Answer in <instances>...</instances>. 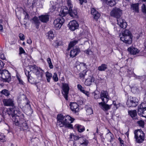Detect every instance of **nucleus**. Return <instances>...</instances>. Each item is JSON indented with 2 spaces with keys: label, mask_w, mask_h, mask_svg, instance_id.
<instances>
[{
  "label": "nucleus",
  "mask_w": 146,
  "mask_h": 146,
  "mask_svg": "<svg viewBox=\"0 0 146 146\" xmlns=\"http://www.w3.org/2000/svg\"><path fill=\"white\" fill-rule=\"evenodd\" d=\"M30 71L25 70V73L27 77L28 81L31 84H35L38 82L36 79L38 80L41 79L43 70L35 65L30 66Z\"/></svg>",
  "instance_id": "nucleus-1"
},
{
  "label": "nucleus",
  "mask_w": 146,
  "mask_h": 146,
  "mask_svg": "<svg viewBox=\"0 0 146 146\" xmlns=\"http://www.w3.org/2000/svg\"><path fill=\"white\" fill-rule=\"evenodd\" d=\"M57 125L60 127L64 126L66 127L72 128V125L70 124L73 122L74 119L69 115L64 116L61 114L57 116Z\"/></svg>",
  "instance_id": "nucleus-2"
},
{
  "label": "nucleus",
  "mask_w": 146,
  "mask_h": 146,
  "mask_svg": "<svg viewBox=\"0 0 146 146\" xmlns=\"http://www.w3.org/2000/svg\"><path fill=\"white\" fill-rule=\"evenodd\" d=\"M121 40L124 43L130 44L132 43V36L130 31L126 29L119 35Z\"/></svg>",
  "instance_id": "nucleus-3"
},
{
  "label": "nucleus",
  "mask_w": 146,
  "mask_h": 146,
  "mask_svg": "<svg viewBox=\"0 0 146 146\" xmlns=\"http://www.w3.org/2000/svg\"><path fill=\"white\" fill-rule=\"evenodd\" d=\"M134 134L136 142L140 143L144 141L145 139V135L143 132L141 130H135Z\"/></svg>",
  "instance_id": "nucleus-4"
},
{
  "label": "nucleus",
  "mask_w": 146,
  "mask_h": 146,
  "mask_svg": "<svg viewBox=\"0 0 146 146\" xmlns=\"http://www.w3.org/2000/svg\"><path fill=\"white\" fill-rule=\"evenodd\" d=\"M1 76L2 80L3 82H9L11 80L10 74L6 70L0 71V76Z\"/></svg>",
  "instance_id": "nucleus-5"
},
{
  "label": "nucleus",
  "mask_w": 146,
  "mask_h": 146,
  "mask_svg": "<svg viewBox=\"0 0 146 146\" xmlns=\"http://www.w3.org/2000/svg\"><path fill=\"white\" fill-rule=\"evenodd\" d=\"M122 11L119 8H113L110 13V15L112 17L116 18L117 19L120 18L122 14Z\"/></svg>",
  "instance_id": "nucleus-6"
},
{
  "label": "nucleus",
  "mask_w": 146,
  "mask_h": 146,
  "mask_svg": "<svg viewBox=\"0 0 146 146\" xmlns=\"http://www.w3.org/2000/svg\"><path fill=\"white\" fill-rule=\"evenodd\" d=\"M137 100L135 97H130L128 99L127 102L128 107H135L138 104Z\"/></svg>",
  "instance_id": "nucleus-7"
},
{
  "label": "nucleus",
  "mask_w": 146,
  "mask_h": 146,
  "mask_svg": "<svg viewBox=\"0 0 146 146\" xmlns=\"http://www.w3.org/2000/svg\"><path fill=\"white\" fill-rule=\"evenodd\" d=\"M68 85L66 83L62 84V93L66 100H68V94L69 90Z\"/></svg>",
  "instance_id": "nucleus-8"
},
{
  "label": "nucleus",
  "mask_w": 146,
  "mask_h": 146,
  "mask_svg": "<svg viewBox=\"0 0 146 146\" xmlns=\"http://www.w3.org/2000/svg\"><path fill=\"white\" fill-rule=\"evenodd\" d=\"M100 98L102 102L107 103L109 100V96L108 92L106 91L101 92L100 94Z\"/></svg>",
  "instance_id": "nucleus-9"
},
{
  "label": "nucleus",
  "mask_w": 146,
  "mask_h": 146,
  "mask_svg": "<svg viewBox=\"0 0 146 146\" xmlns=\"http://www.w3.org/2000/svg\"><path fill=\"white\" fill-rule=\"evenodd\" d=\"M79 25L77 21L75 20L70 21L69 23L68 27L69 29L72 31H74L78 28Z\"/></svg>",
  "instance_id": "nucleus-10"
},
{
  "label": "nucleus",
  "mask_w": 146,
  "mask_h": 146,
  "mask_svg": "<svg viewBox=\"0 0 146 146\" xmlns=\"http://www.w3.org/2000/svg\"><path fill=\"white\" fill-rule=\"evenodd\" d=\"M20 117L22 120L20 121V124L19 126L21 127L23 130H26L28 128V126L26 122L24 120V115L22 114L20 115Z\"/></svg>",
  "instance_id": "nucleus-11"
},
{
  "label": "nucleus",
  "mask_w": 146,
  "mask_h": 146,
  "mask_svg": "<svg viewBox=\"0 0 146 146\" xmlns=\"http://www.w3.org/2000/svg\"><path fill=\"white\" fill-rule=\"evenodd\" d=\"M107 103H105L103 102L99 103L98 104L100 108L102 109L104 111H106L110 109L111 105H108L106 104Z\"/></svg>",
  "instance_id": "nucleus-12"
},
{
  "label": "nucleus",
  "mask_w": 146,
  "mask_h": 146,
  "mask_svg": "<svg viewBox=\"0 0 146 146\" xmlns=\"http://www.w3.org/2000/svg\"><path fill=\"white\" fill-rule=\"evenodd\" d=\"M5 106L13 107L14 105L13 100L10 98L4 99L3 100Z\"/></svg>",
  "instance_id": "nucleus-13"
},
{
  "label": "nucleus",
  "mask_w": 146,
  "mask_h": 146,
  "mask_svg": "<svg viewBox=\"0 0 146 146\" xmlns=\"http://www.w3.org/2000/svg\"><path fill=\"white\" fill-rule=\"evenodd\" d=\"M117 24L119 27L123 29H125L127 26V23L125 20L121 18H119L117 19Z\"/></svg>",
  "instance_id": "nucleus-14"
},
{
  "label": "nucleus",
  "mask_w": 146,
  "mask_h": 146,
  "mask_svg": "<svg viewBox=\"0 0 146 146\" xmlns=\"http://www.w3.org/2000/svg\"><path fill=\"white\" fill-rule=\"evenodd\" d=\"M49 16L48 15H41L38 17L40 20L42 22L46 23L49 20Z\"/></svg>",
  "instance_id": "nucleus-15"
},
{
  "label": "nucleus",
  "mask_w": 146,
  "mask_h": 146,
  "mask_svg": "<svg viewBox=\"0 0 146 146\" xmlns=\"http://www.w3.org/2000/svg\"><path fill=\"white\" fill-rule=\"evenodd\" d=\"M78 106L76 103L73 102L70 104V108L71 110L74 113H76L79 111Z\"/></svg>",
  "instance_id": "nucleus-16"
},
{
  "label": "nucleus",
  "mask_w": 146,
  "mask_h": 146,
  "mask_svg": "<svg viewBox=\"0 0 146 146\" xmlns=\"http://www.w3.org/2000/svg\"><path fill=\"white\" fill-rule=\"evenodd\" d=\"M91 13L93 15V17L96 19H98L100 17V15L94 8H92L91 10Z\"/></svg>",
  "instance_id": "nucleus-17"
},
{
  "label": "nucleus",
  "mask_w": 146,
  "mask_h": 146,
  "mask_svg": "<svg viewBox=\"0 0 146 146\" xmlns=\"http://www.w3.org/2000/svg\"><path fill=\"white\" fill-rule=\"evenodd\" d=\"M80 52V49L78 48H76L71 51L70 52V56L71 57L73 58L76 56Z\"/></svg>",
  "instance_id": "nucleus-18"
},
{
  "label": "nucleus",
  "mask_w": 146,
  "mask_h": 146,
  "mask_svg": "<svg viewBox=\"0 0 146 146\" xmlns=\"http://www.w3.org/2000/svg\"><path fill=\"white\" fill-rule=\"evenodd\" d=\"M69 14L71 17L74 18H77L78 17L77 10L75 9L72 10V9H69Z\"/></svg>",
  "instance_id": "nucleus-19"
},
{
  "label": "nucleus",
  "mask_w": 146,
  "mask_h": 146,
  "mask_svg": "<svg viewBox=\"0 0 146 146\" xmlns=\"http://www.w3.org/2000/svg\"><path fill=\"white\" fill-rule=\"evenodd\" d=\"M94 80V78L92 76H89V77L86 79L84 83L87 86H90Z\"/></svg>",
  "instance_id": "nucleus-20"
},
{
  "label": "nucleus",
  "mask_w": 146,
  "mask_h": 146,
  "mask_svg": "<svg viewBox=\"0 0 146 146\" xmlns=\"http://www.w3.org/2000/svg\"><path fill=\"white\" fill-rule=\"evenodd\" d=\"M127 50L132 54H136L139 52V50L137 48L133 47L129 48Z\"/></svg>",
  "instance_id": "nucleus-21"
},
{
  "label": "nucleus",
  "mask_w": 146,
  "mask_h": 146,
  "mask_svg": "<svg viewBox=\"0 0 146 146\" xmlns=\"http://www.w3.org/2000/svg\"><path fill=\"white\" fill-rule=\"evenodd\" d=\"M76 67L79 71L84 70L86 68V64L83 63H80L79 65H76Z\"/></svg>",
  "instance_id": "nucleus-22"
},
{
  "label": "nucleus",
  "mask_w": 146,
  "mask_h": 146,
  "mask_svg": "<svg viewBox=\"0 0 146 146\" xmlns=\"http://www.w3.org/2000/svg\"><path fill=\"white\" fill-rule=\"evenodd\" d=\"M69 13V9H68L67 7L65 6L62 11L59 14V15L61 16L64 17Z\"/></svg>",
  "instance_id": "nucleus-23"
},
{
  "label": "nucleus",
  "mask_w": 146,
  "mask_h": 146,
  "mask_svg": "<svg viewBox=\"0 0 146 146\" xmlns=\"http://www.w3.org/2000/svg\"><path fill=\"white\" fill-rule=\"evenodd\" d=\"M13 120L15 122V125H16L19 126L20 124V121L22 120L21 118V119L20 120V119L19 116H13L12 117Z\"/></svg>",
  "instance_id": "nucleus-24"
},
{
  "label": "nucleus",
  "mask_w": 146,
  "mask_h": 146,
  "mask_svg": "<svg viewBox=\"0 0 146 146\" xmlns=\"http://www.w3.org/2000/svg\"><path fill=\"white\" fill-rule=\"evenodd\" d=\"M131 9L134 12H139V4L136 3L133 4L131 5Z\"/></svg>",
  "instance_id": "nucleus-25"
},
{
  "label": "nucleus",
  "mask_w": 146,
  "mask_h": 146,
  "mask_svg": "<svg viewBox=\"0 0 146 146\" xmlns=\"http://www.w3.org/2000/svg\"><path fill=\"white\" fill-rule=\"evenodd\" d=\"M128 113L133 119H136L137 111L136 110L129 111H128Z\"/></svg>",
  "instance_id": "nucleus-26"
},
{
  "label": "nucleus",
  "mask_w": 146,
  "mask_h": 146,
  "mask_svg": "<svg viewBox=\"0 0 146 146\" xmlns=\"http://www.w3.org/2000/svg\"><path fill=\"white\" fill-rule=\"evenodd\" d=\"M108 68V66L105 64H102L98 67V70L100 71H105Z\"/></svg>",
  "instance_id": "nucleus-27"
},
{
  "label": "nucleus",
  "mask_w": 146,
  "mask_h": 146,
  "mask_svg": "<svg viewBox=\"0 0 146 146\" xmlns=\"http://www.w3.org/2000/svg\"><path fill=\"white\" fill-rule=\"evenodd\" d=\"M117 1L118 0H107L106 3L110 6L112 7L115 5Z\"/></svg>",
  "instance_id": "nucleus-28"
},
{
  "label": "nucleus",
  "mask_w": 146,
  "mask_h": 146,
  "mask_svg": "<svg viewBox=\"0 0 146 146\" xmlns=\"http://www.w3.org/2000/svg\"><path fill=\"white\" fill-rule=\"evenodd\" d=\"M37 1V0H28L27 4L30 7L33 8Z\"/></svg>",
  "instance_id": "nucleus-29"
},
{
  "label": "nucleus",
  "mask_w": 146,
  "mask_h": 146,
  "mask_svg": "<svg viewBox=\"0 0 146 146\" xmlns=\"http://www.w3.org/2000/svg\"><path fill=\"white\" fill-rule=\"evenodd\" d=\"M137 112L139 114H143L142 115L144 117H145L144 116L146 115V111L139 107Z\"/></svg>",
  "instance_id": "nucleus-30"
},
{
  "label": "nucleus",
  "mask_w": 146,
  "mask_h": 146,
  "mask_svg": "<svg viewBox=\"0 0 146 146\" xmlns=\"http://www.w3.org/2000/svg\"><path fill=\"white\" fill-rule=\"evenodd\" d=\"M75 126L78 131L79 132H82L85 130L84 127L81 125H76Z\"/></svg>",
  "instance_id": "nucleus-31"
},
{
  "label": "nucleus",
  "mask_w": 146,
  "mask_h": 146,
  "mask_svg": "<svg viewBox=\"0 0 146 146\" xmlns=\"http://www.w3.org/2000/svg\"><path fill=\"white\" fill-rule=\"evenodd\" d=\"M78 40H73L71 41L69 44L68 50L70 49L71 47H72L75 45L78 42Z\"/></svg>",
  "instance_id": "nucleus-32"
},
{
  "label": "nucleus",
  "mask_w": 146,
  "mask_h": 146,
  "mask_svg": "<svg viewBox=\"0 0 146 146\" xmlns=\"http://www.w3.org/2000/svg\"><path fill=\"white\" fill-rule=\"evenodd\" d=\"M58 22L57 21H54V26L55 28L56 29H59L61 27L62 25L61 24L59 23H58Z\"/></svg>",
  "instance_id": "nucleus-33"
},
{
  "label": "nucleus",
  "mask_w": 146,
  "mask_h": 146,
  "mask_svg": "<svg viewBox=\"0 0 146 146\" xmlns=\"http://www.w3.org/2000/svg\"><path fill=\"white\" fill-rule=\"evenodd\" d=\"M62 17L56 19L54 21H57L58 23L63 25L64 21V19Z\"/></svg>",
  "instance_id": "nucleus-34"
},
{
  "label": "nucleus",
  "mask_w": 146,
  "mask_h": 146,
  "mask_svg": "<svg viewBox=\"0 0 146 146\" xmlns=\"http://www.w3.org/2000/svg\"><path fill=\"white\" fill-rule=\"evenodd\" d=\"M7 113L10 117H12L13 116V108H10L7 109Z\"/></svg>",
  "instance_id": "nucleus-35"
},
{
  "label": "nucleus",
  "mask_w": 146,
  "mask_h": 146,
  "mask_svg": "<svg viewBox=\"0 0 146 146\" xmlns=\"http://www.w3.org/2000/svg\"><path fill=\"white\" fill-rule=\"evenodd\" d=\"M47 36L48 38L52 40L54 37V34L52 31H50L47 33Z\"/></svg>",
  "instance_id": "nucleus-36"
},
{
  "label": "nucleus",
  "mask_w": 146,
  "mask_h": 146,
  "mask_svg": "<svg viewBox=\"0 0 146 146\" xmlns=\"http://www.w3.org/2000/svg\"><path fill=\"white\" fill-rule=\"evenodd\" d=\"M32 20L33 21V23L37 26H39L40 24V22L38 19V18L36 17H35L33 18Z\"/></svg>",
  "instance_id": "nucleus-37"
},
{
  "label": "nucleus",
  "mask_w": 146,
  "mask_h": 146,
  "mask_svg": "<svg viewBox=\"0 0 146 146\" xmlns=\"http://www.w3.org/2000/svg\"><path fill=\"white\" fill-rule=\"evenodd\" d=\"M19 111L18 110L17 108H13V116H19L20 115L19 113Z\"/></svg>",
  "instance_id": "nucleus-38"
},
{
  "label": "nucleus",
  "mask_w": 146,
  "mask_h": 146,
  "mask_svg": "<svg viewBox=\"0 0 146 146\" xmlns=\"http://www.w3.org/2000/svg\"><path fill=\"white\" fill-rule=\"evenodd\" d=\"M46 77L47 81L48 82H49L50 79L52 77V74L48 72H46Z\"/></svg>",
  "instance_id": "nucleus-39"
},
{
  "label": "nucleus",
  "mask_w": 146,
  "mask_h": 146,
  "mask_svg": "<svg viewBox=\"0 0 146 146\" xmlns=\"http://www.w3.org/2000/svg\"><path fill=\"white\" fill-rule=\"evenodd\" d=\"M1 93L4 94L5 96H7L10 95L9 91L6 90H3L1 92Z\"/></svg>",
  "instance_id": "nucleus-40"
},
{
  "label": "nucleus",
  "mask_w": 146,
  "mask_h": 146,
  "mask_svg": "<svg viewBox=\"0 0 146 146\" xmlns=\"http://www.w3.org/2000/svg\"><path fill=\"white\" fill-rule=\"evenodd\" d=\"M47 61L49 65V66L50 68L52 69L53 68V66L51 62V59L50 58H48L47 59Z\"/></svg>",
  "instance_id": "nucleus-41"
},
{
  "label": "nucleus",
  "mask_w": 146,
  "mask_h": 146,
  "mask_svg": "<svg viewBox=\"0 0 146 146\" xmlns=\"http://www.w3.org/2000/svg\"><path fill=\"white\" fill-rule=\"evenodd\" d=\"M25 101V103L26 104V105L28 107V108L29 109H31V106L29 104V100H28L27 98L26 97L25 98V99L24 100Z\"/></svg>",
  "instance_id": "nucleus-42"
},
{
  "label": "nucleus",
  "mask_w": 146,
  "mask_h": 146,
  "mask_svg": "<svg viewBox=\"0 0 146 146\" xmlns=\"http://www.w3.org/2000/svg\"><path fill=\"white\" fill-rule=\"evenodd\" d=\"M86 112L87 114L88 115H91L93 113L92 109L90 108H89L87 109Z\"/></svg>",
  "instance_id": "nucleus-43"
},
{
  "label": "nucleus",
  "mask_w": 146,
  "mask_h": 146,
  "mask_svg": "<svg viewBox=\"0 0 146 146\" xmlns=\"http://www.w3.org/2000/svg\"><path fill=\"white\" fill-rule=\"evenodd\" d=\"M87 72V71L83 70L82 72L80 73L79 74V76L80 77L84 78V77L85 76Z\"/></svg>",
  "instance_id": "nucleus-44"
},
{
  "label": "nucleus",
  "mask_w": 146,
  "mask_h": 146,
  "mask_svg": "<svg viewBox=\"0 0 146 146\" xmlns=\"http://www.w3.org/2000/svg\"><path fill=\"white\" fill-rule=\"evenodd\" d=\"M5 136L4 134L0 133V140L2 142H4L5 141Z\"/></svg>",
  "instance_id": "nucleus-45"
},
{
  "label": "nucleus",
  "mask_w": 146,
  "mask_h": 146,
  "mask_svg": "<svg viewBox=\"0 0 146 146\" xmlns=\"http://www.w3.org/2000/svg\"><path fill=\"white\" fill-rule=\"evenodd\" d=\"M137 123L139 125L142 127H143L144 125V122L142 120H140L137 121Z\"/></svg>",
  "instance_id": "nucleus-46"
},
{
  "label": "nucleus",
  "mask_w": 146,
  "mask_h": 146,
  "mask_svg": "<svg viewBox=\"0 0 146 146\" xmlns=\"http://www.w3.org/2000/svg\"><path fill=\"white\" fill-rule=\"evenodd\" d=\"M139 107L143 109L145 111H146V103H141Z\"/></svg>",
  "instance_id": "nucleus-47"
},
{
  "label": "nucleus",
  "mask_w": 146,
  "mask_h": 146,
  "mask_svg": "<svg viewBox=\"0 0 146 146\" xmlns=\"http://www.w3.org/2000/svg\"><path fill=\"white\" fill-rule=\"evenodd\" d=\"M52 78L53 80L55 81H57L58 80V78L57 77V75L56 73H54L53 75Z\"/></svg>",
  "instance_id": "nucleus-48"
},
{
  "label": "nucleus",
  "mask_w": 146,
  "mask_h": 146,
  "mask_svg": "<svg viewBox=\"0 0 146 146\" xmlns=\"http://www.w3.org/2000/svg\"><path fill=\"white\" fill-rule=\"evenodd\" d=\"M77 88L79 90L82 92H83L84 91V88L80 84L77 85Z\"/></svg>",
  "instance_id": "nucleus-49"
},
{
  "label": "nucleus",
  "mask_w": 146,
  "mask_h": 146,
  "mask_svg": "<svg viewBox=\"0 0 146 146\" xmlns=\"http://www.w3.org/2000/svg\"><path fill=\"white\" fill-rule=\"evenodd\" d=\"M68 6L69 7V9H72L73 7L72 5L71 4V2L70 1H68L67 2Z\"/></svg>",
  "instance_id": "nucleus-50"
},
{
  "label": "nucleus",
  "mask_w": 146,
  "mask_h": 146,
  "mask_svg": "<svg viewBox=\"0 0 146 146\" xmlns=\"http://www.w3.org/2000/svg\"><path fill=\"white\" fill-rule=\"evenodd\" d=\"M19 36L21 40H23L25 39V37L23 34L21 33H20L19 35Z\"/></svg>",
  "instance_id": "nucleus-51"
},
{
  "label": "nucleus",
  "mask_w": 146,
  "mask_h": 146,
  "mask_svg": "<svg viewBox=\"0 0 146 146\" xmlns=\"http://www.w3.org/2000/svg\"><path fill=\"white\" fill-rule=\"evenodd\" d=\"M19 54H24L25 53V52L23 49L21 47L19 48Z\"/></svg>",
  "instance_id": "nucleus-52"
},
{
  "label": "nucleus",
  "mask_w": 146,
  "mask_h": 146,
  "mask_svg": "<svg viewBox=\"0 0 146 146\" xmlns=\"http://www.w3.org/2000/svg\"><path fill=\"white\" fill-rule=\"evenodd\" d=\"M17 78L18 79L19 82V83L20 84L22 85H24V82L18 76L17 77Z\"/></svg>",
  "instance_id": "nucleus-53"
},
{
  "label": "nucleus",
  "mask_w": 146,
  "mask_h": 146,
  "mask_svg": "<svg viewBox=\"0 0 146 146\" xmlns=\"http://www.w3.org/2000/svg\"><path fill=\"white\" fill-rule=\"evenodd\" d=\"M4 65V63L2 61L0 60V71L3 67Z\"/></svg>",
  "instance_id": "nucleus-54"
},
{
  "label": "nucleus",
  "mask_w": 146,
  "mask_h": 146,
  "mask_svg": "<svg viewBox=\"0 0 146 146\" xmlns=\"http://www.w3.org/2000/svg\"><path fill=\"white\" fill-rule=\"evenodd\" d=\"M0 57L2 60H5V57L4 54L3 53H1L0 54Z\"/></svg>",
  "instance_id": "nucleus-55"
},
{
  "label": "nucleus",
  "mask_w": 146,
  "mask_h": 146,
  "mask_svg": "<svg viewBox=\"0 0 146 146\" xmlns=\"http://www.w3.org/2000/svg\"><path fill=\"white\" fill-rule=\"evenodd\" d=\"M80 3L81 5L83 3H86L87 2V0H79Z\"/></svg>",
  "instance_id": "nucleus-56"
},
{
  "label": "nucleus",
  "mask_w": 146,
  "mask_h": 146,
  "mask_svg": "<svg viewBox=\"0 0 146 146\" xmlns=\"http://www.w3.org/2000/svg\"><path fill=\"white\" fill-rule=\"evenodd\" d=\"M110 142H111L113 140V139H114V137L113 135L112 134L110 133Z\"/></svg>",
  "instance_id": "nucleus-57"
},
{
  "label": "nucleus",
  "mask_w": 146,
  "mask_h": 146,
  "mask_svg": "<svg viewBox=\"0 0 146 146\" xmlns=\"http://www.w3.org/2000/svg\"><path fill=\"white\" fill-rule=\"evenodd\" d=\"M118 140H119L120 144H121H121H124L123 143V142H124V141H123L120 138V137H119V138H118Z\"/></svg>",
  "instance_id": "nucleus-58"
},
{
  "label": "nucleus",
  "mask_w": 146,
  "mask_h": 146,
  "mask_svg": "<svg viewBox=\"0 0 146 146\" xmlns=\"http://www.w3.org/2000/svg\"><path fill=\"white\" fill-rule=\"evenodd\" d=\"M82 93H83L85 94L86 95H87L88 96L89 95V92H88L85 91V90H84V91Z\"/></svg>",
  "instance_id": "nucleus-59"
},
{
  "label": "nucleus",
  "mask_w": 146,
  "mask_h": 146,
  "mask_svg": "<svg viewBox=\"0 0 146 146\" xmlns=\"http://www.w3.org/2000/svg\"><path fill=\"white\" fill-rule=\"evenodd\" d=\"M82 93H83L85 94L86 95H87L88 96L89 95V92H88L85 91V90H84V91Z\"/></svg>",
  "instance_id": "nucleus-60"
},
{
  "label": "nucleus",
  "mask_w": 146,
  "mask_h": 146,
  "mask_svg": "<svg viewBox=\"0 0 146 146\" xmlns=\"http://www.w3.org/2000/svg\"><path fill=\"white\" fill-rule=\"evenodd\" d=\"M32 42V40L31 39L29 38L27 40V43L29 44H31Z\"/></svg>",
  "instance_id": "nucleus-61"
},
{
  "label": "nucleus",
  "mask_w": 146,
  "mask_h": 146,
  "mask_svg": "<svg viewBox=\"0 0 146 146\" xmlns=\"http://www.w3.org/2000/svg\"><path fill=\"white\" fill-rule=\"evenodd\" d=\"M3 119V117L1 114H0V122H1Z\"/></svg>",
  "instance_id": "nucleus-62"
},
{
  "label": "nucleus",
  "mask_w": 146,
  "mask_h": 146,
  "mask_svg": "<svg viewBox=\"0 0 146 146\" xmlns=\"http://www.w3.org/2000/svg\"><path fill=\"white\" fill-rule=\"evenodd\" d=\"M0 31L1 32L3 31V26L1 25H0Z\"/></svg>",
  "instance_id": "nucleus-63"
},
{
  "label": "nucleus",
  "mask_w": 146,
  "mask_h": 146,
  "mask_svg": "<svg viewBox=\"0 0 146 146\" xmlns=\"http://www.w3.org/2000/svg\"><path fill=\"white\" fill-rule=\"evenodd\" d=\"M94 98L95 99H98V97L97 96V94L95 92L94 93Z\"/></svg>",
  "instance_id": "nucleus-64"
}]
</instances>
